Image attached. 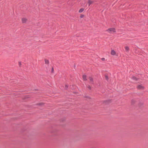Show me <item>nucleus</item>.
I'll return each mask as SVG.
<instances>
[{"mask_svg":"<svg viewBox=\"0 0 148 148\" xmlns=\"http://www.w3.org/2000/svg\"><path fill=\"white\" fill-rule=\"evenodd\" d=\"M106 31L110 33H112L116 32V29L114 28H111L107 29Z\"/></svg>","mask_w":148,"mask_h":148,"instance_id":"1","label":"nucleus"},{"mask_svg":"<svg viewBox=\"0 0 148 148\" xmlns=\"http://www.w3.org/2000/svg\"><path fill=\"white\" fill-rule=\"evenodd\" d=\"M110 54L113 56H117L116 51L114 49H112L110 51Z\"/></svg>","mask_w":148,"mask_h":148,"instance_id":"2","label":"nucleus"},{"mask_svg":"<svg viewBox=\"0 0 148 148\" xmlns=\"http://www.w3.org/2000/svg\"><path fill=\"white\" fill-rule=\"evenodd\" d=\"M21 21L23 23H25L27 22V19L25 18H22Z\"/></svg>","mask_w":148,"mask_h":148,"instance_id":"3","label":"nucleus"},{"mask_svg":"<svg viewBox=\"0 0 148 148\" xmlns=\"http://www.w3.org/2000/svg\"><path fill=\"white\" fill-rule=\"evenodd\" d=\"M138 89H143L144 88V87L142 85H139L137 86Z\"/></svg>","mask_w":148,"mask_h":148,"instance_id":"4","label":"nucleus"},{"mask_svg":"<svg viewBox=\"0 0 148 148\" xmlns=\"http://www.w3.org/2000/svg\"><path fill=\"white\" fill-rule=\"evenodd\" d=\"M125 51L126 52H128L129 50V47L127 46H126L125 47Z\"/></svg>","mask_w":148,"mask_h":148,"instance_id":"5","label":"nucleus"},{"mask_svg":"<svg viewBox=\"0 0 148 148\" xmlns=\"http://www.w3.org/2000/svg\"><path fill=\"white\" fill-rule=\"evenodd\" d=\"M84 10V8H81L79 10V13H81L83 12Z\"/></svg>","mask_w":148,"mask_h":148,"instance_id":"6","label":"nucleus"},{"mask_svg":"<svg viewBox=\"0 0 148 148\" xmlns=\"http://www.w3.org/2000/svg\"><path fill=\"white\" fill-rule=\"evenodd\" d=\"M82 77H83V79L84 80V81L86 80H87L86 76V75H83Z\"/></svg>","mask_w":148,"mask_h":148,"instance_id":"7","label":"nucleus"},{"mask_svg":"<svg viewBox=\"0 0 148 148\" xmlns=\"http://www.w3.org/2000/svg\"><path fill=\"white\" fill-rule=\"evenodd\" d=\"M45 63L46 64H49V60L45 59Z\"/></svg>","mask_w":148,"mask_h":148,"instance_id":"8","label":"nucleus"},{"mask_svg":"<svg viewBox=\"0 0 148 148\" xmlns=\"http://www.w3.org/2000/svg\"><path fill=\"white\" fill-rule=\"evenodd\" d=\"M105 78L106 80H108L109 79V77L107 75H105Z\"/></svg>","mask_w":148,"mask_h":148,"instance_id":"9","label":"nucleus"},{"mask_svg":"<svg viewBox=\"0 0 148 148\" xmlns=\"http://www.w3.org/2000/svg\"><path fill=\"white\" fill-rule=\"evenodd\" d=\"M88 4L89 5L92 3V1L90 0H88Z\"/></svg>","mask_w":148,"mask_h":148,"instance_id":"10","label":"nucleus"},{"mask_svg":"<svg viewBox=\"0 0 148 148\" xmlns=\"http://www.w3.org/2000/svg\"><path fill=\"white\" fill-rule=\"evenodd\" d=\"M84 15L83 14H81L80 16V18H83L84 17Z\"/></svg>","mask_w":148,"mask_h":148,"instance_id":"11","label":"nucleus"},{"mask_svg":"<svg viewBox=\"0 0 148 148\" xmlns=\"http://www.w3.org/2000/svg\"><path fill=\"white\" fill-rule=\"evenodd\" d=\"M101 59L102 61H105L106 60V59L104 58H101Z\"/></svg>","mask_w":148,"mask_h":148,"instance_id":"12","label":"nucleus"},{"mask_svg":"<svg viewBox=\"0 0 148 148\" xmlns=\"http://www.w3.org/2000/svg\"><path fill=\"white\" fill-rule=\"evenodd\" d=\"M43 103H41V104H40V105H43Z\"/></svg>","mask_w":148,"mask_h":148,"instance_id":"13","label":"nucleus"},{"mask_svg":"<svg viewBox=\"0 0 148 148\" xmlns=\"http://www.w3.org/2000/svg\"><path fill=\"white\" fill-rule=\"evenodd\" d=\"M133 78H134V79H136V78L135 77H134Z\"/></svg>","mask_w":148,"mask_h":148,"instance_id":"14","label":"nucleus"},{"mask_svg":"<svg viewBox=\"0 0 148 148\" xmlns=\"http://www.w3.org/2000/svg\"><path fill=\"white\" fill-rule=\"evenodd\" d=\"M53 68H52V71H53Z\"/></svg>","mask_w":148,"mask_h":148,"instance_id":"15","label":"nucleus"}]
</instances>
